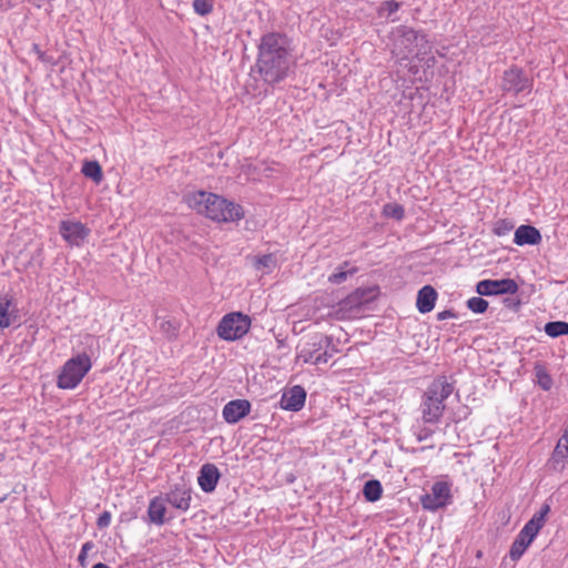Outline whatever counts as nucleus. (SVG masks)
Returning <instances> with one entry per match:
<instances>
[{"label":"nucleus","instance_id":"nucleus-1","mask_svg":"<svg viewBox=\"0 0 568 568\" xmlns=\"http://www.w3.org/2000/svg\"><path fill=\"white\" fill-rule=\"evenodd\" d=\"M294 64L290 39L280 32L264 34L258 44L256 71L264 82L283 81Z\"/></svg>","mask_w":568,"mask_h":568},{"label":"nucleus","instance_id":"nucleus-2","mask_svg":"<svg viewBox=\"0 0 568 568\" xmlns=\"http://www.w3.org/2000/svg\"><path fill=\"white\" fill-rule=\"evenodd\" d=\"M187 205L199 214L217 222L239 221L244 212L239 204L216 194L199 191L186 196Z\"/></svg>","mask_w":568,"mask_h":568},{"label":"nucleus","instance_id":"nucleus-3","mask_svg":"<svg viewBox=\"0 0 568 568\" xmlns=\"http://www.w3.org/2000/svg\"><path fill=\"white\" fill-rule=\"evenodd\" d=\"M453 384L445 376L436 378L423 396L422 417L425 423H437L445 409L444 402L452 395Z\"/></svg>","mask_w":568,"mask_h":568},{"label":"nucleus","instance_id":"nucleus-4","mask_svg":"<svg viewBox=\"0 0 568 568\" xmlns=\"http://www.w3.org/2000/svg\"><path fill=\"white\" fill-rule=\"evenodd\" d=\"M549 511L550 506L548 504H544L541 508L534 514L531 519L526 523L510 547L509 557L511 560L517 561L521 558L528 546L532 542L539 530L544 527L546 523V516L549 514Z\"/></svg>","mask_w":568,"mask_h":568},{"label":"nucleus","instance_id":"nucleus-5","mask_svg":"<svg viewBox=\"0 0 568 568\" xmlns=\"http://www.w3.org/2000/svg\"><path fill=\"white\" fill-rule=\"evenodd\" d=\"M91 359L87 354H79L67 361L58 376V387L73 389L91 368Z\"/></svg>","mask_w":568,"mask_h":568},{"label":"nucleus","instance_id":"nucleus-6","mask_svg":"<svg viewBox=\"0 0 568 568\" xmlns=\"http://www.w3.org/2000/svg\"><path fill=\"white\" fill-rule=\"evenodd\" d=\"M251 318L240 312L226 314L220 321L216 333L224 341L242 338L250 329Z\"/></svg>","mask_w":568,"mask_h":568},{"label":"nucleus","instance_id":"nucleus-7","mask_svg":"<svg viewBox=\"0 0 568 568\" xmlns=\"http://www.w3.org/2000/svg\"><path fill=\"white\" fill-rule=\"evenodd\" d=\"M532 81L525 74V72L517 67H511L506 70L501 80V89L506 92L518 94L521 92H530Z\"/></svg>","mask_w":568,"mask_h":568},{"label":"nucleus","instance_id":"nucleus-8","mask_svg":"<svg viewBox=\"0 0 568 568\" xmlns=\"http://www.w3.org/2000/svg\"><path fill=\"white\" fill-rule=\"evenodd\" d=\"M450 487L447 483L436 481L429 494L422 497L420 501L425 509L435 511L450 503Z\"/></svg>","mask_w":568,"mask_h":568},{"label":"nucleus","instance_id":"nucleus-9","mask_svg":"<svg viewBox=\"0 0 568 568\" xmlns=\"http://www.w3.org/2000/svg\"><path fill=\"white\" fill-rule=\"evenodd\" d=\"M517 291L518 285L511 278L484 280L476 285V292L481 296L515 294Z\"/></svg>","mask_w":568,"mask_h":568},{"label":"nucleus","instance_id":"nucleus-10","mask_svg":"<svg viewBox=\"0 0 568 568\" xmlns=\"http://www.w3.org/2000/svg\"><path fill=\"white\" fill-rule=\"evenodd\" d=\"M60 234L69 244L80 246L89 236L90 230L78 221H62Z\"/></svg>","mask_w":568,"mask_h":568},{"label":"nucleus","instance_id":"nucleus-11","mask_svg":"<svg viewBox=\"0 0 568 568\" xmlns=\"http://www.w3.org/2000/svg\"><path fill=\"white\" fill-rule=\"evenodd\" d=\"M165 500L176 509L187 510L191 501V487L184 481L174 484L166 494Z\"/></svg>","mask_w":568,"mask_h":568},{"label":"nucleus","instance_id":"nucleus-12","mask_svg":"<svg viewBox=\"0 0 568 568\" xmlns=\"http://www.w3.org/2000/svg\"><path fill=\"white\" fill-rule=\"evenodd\" d=\"M251 412V403L246 399H234L223 408V417L226 423L235 424Z\"/></svg>","mask_w":568,"mask_h":568},{"label":"nucleus","instance_id":"nucleus-13","mask_svg":"<svg viewBox=\"0 0 568 568\" xmlns=\"http://www.w3.org/2000/svg\"><path fill=\"white\" fill-rule=\"evenodd\" d=\"M305 399V389L302 386L296 385L282 395L281 407L285 410L298 412L303 408Z\"/></svg>","mask_w":568,"mask_h":568},{"label":"nucleus","instance_id":"nucleus-14","mask_svg":"<svg viewBox=\"0 0 568 568\" xmlns=\"http://www.w3.org/2000/svg\"><path fill=\"white\" fill-rule=\"evenodd\" d=\"M220 471L214 464H204L200 469L197 477L201 489L205 493H211L215 489L220 479Z\"/></svg>","mask_w":568,"mask_h":568},{"label":"nucleus","instance_id":"nucleus-15","mask_svg":"<svg viewBox=\"0 0 568 568\" xmlns=\"http://www.w3.org/2000/svg\"><path fill=\"white\" fill-rule=\"evenodd\" d=\"M18 320V310L11 296H0V329H4Z\"/></svg>","mask_w":568,"mask_h":568},{"label":"nucleus","instance_id":"nucleus-16","mask_svg":"<svg viewBox=\"0 0 568 568\" xmlns=\"http://www.w3.org/2000/svg\"><path fill=\"white\" fill-rule=\"evenodd\" d=\"M514 242L517 245H536L541 242L540 232L531 225H520L515 231Z\"/></svg>","mask_w":568,"mask_h":568},{"label":"nucleus","instance_id":"nucleus-17","mask_svg":"<svg viewBox=\"0 0 568 568\" xmlns=\"http://www.w3.org/2000/svg\"><path fill=\"white\" fill-rule=\"evenodd\" d=\"M436 298L437 292L433 286H423L417 294L416 306L418 311L423 314L429 313L435 306Z\"/></svg>","mask_w":568,"mask_h":568},{"label":"nucleus","instance_id":"nucleus-18","mask_svg":"<svg viewBox=\"0 0 568 568\" xmlns=\"http://www.w3.org/2000/svg\"><path fill=\"white\" fill-rule=\"evenodd\" d=\"M396 33L399 36V43L404 48V55L413 53L414 47L417 45V41L419 40L418 33L407 27H399L396 30ZM420 40H424V37H420Z\"/></svg>","mask_w":568,"mask_h":568},{"label":"nucleus","instance_id":"nucleus-19","mask_svg":"<svg viewBox=\"0 0 568 568\" xmlns=\"http://www.w3.org/2000/svg\"><path fill=\"white\" fill-rule=\"evenodd\" d=\"M165 499L161 497L153 498L148 508V515L150 518V521L155 525H163L164 524V516L166 513L165 507Z\"/></svg>","mask_w":568,"mask_h":568},{"label":"nucleus","instance_id":"nucleus-20","mask_svg":"<svg viewBox=\"0 0 568 568\" xmlns=\"http://www.w3.org/2000/svg\"><path fill=\"white\" fill-rule=\"evenodd\" d=\"M329 343V337L322 336L317 342H314L312 345L302 348L298 357L302 358L305 363L315 364L316 355L320 354L324 345L328 346Z\"/></svg>","mask_w":568,"mask_h":568},{"label":"nucleus","instance_id":"nucleus-21","mask_svg":"<svg viewBox=\"0 0 568 568\" xmlns=\"http://www.w3.org/2000/svg\"><path fill=\"white\" fill-rule=\"evenodd\" d=\"M82 173L97 184L103 180L102 168L98 161H85L82 166Z\"/></svg>","mask_w":568,"mask_h":568},{"label":"nucleus","instance_id":"nucleus-22","mask_svg":"<svg viewBox=\"0 0 568 568\" xmlns=\"http://www.w3.org/2000/svg\"><path fill=\"white\" fill-rule=\"evenodd\" d=\"M383 493L382 485L376 479H371L365 483L363 488V495L367 501H377Z\"/></svg>","mask_w":568,"mask_h":568},{"label":"nucleus","instance_id":"nucleus-23","mask_svg":"<svg viewBox=\"0 0 568 568\" xmlns=\"http://www.w3.org/2000/svg\"><path fill=\"white\" fill-rule=\"evenodd\" d=\"M545 333L550 337L568 335V323L562 321L549 322L545 325Z\"/></svg>","mask_w":568,"mask_h":568},{"label":"nucleus","instance_id":"nucleus-24","mask_svg":"<svg viewBox=\"0 0 568 568\" xmlns=\"http://www.w3.org/2000/svg\"><path fill=\"white\" fill-rule=\"evenodd\" d=\"M254 266L258 271L270 272L276 266V258L273 254H265L254 257Z\"/></svg>","mask_w":568,"mask_h":568},{"label":"nucleus","instance_id":"nucleus-25","mask_svg":"<svg viewBox=\"0 0 568 568\" xmlns=\"http://www.w3.org/2000/svg\"><path fill=\"white\" fill-rule=\"evenodd\" d=\"M535 372H536V378H537V383L538 385L544 389V390H549L552 386V378L551 376L547 373V371L545 369V367H542L541 365H536L535 367Z\"/></svg>","mask_w":568,"mask_h":568},{"label":"nucleus","instance_id":"nucleus-26","mask_svg":"<svg viewBox=\"0 0 568 568\" xmlns=\"http://www.w3.org/2000/svg\"><path fill=\"white\" fill-rule=\"evenodd\" d=\"M213 0H193V9L201 17L207 16L213 11Z\"/></svg>","mask_w":568,"mask_h":568},{"label":"nucleus","instance_id":"nucleus-27","mask_svg":"<svg viewBox=\"0 0 568 568\" xmlns=\"http://www.w3.org/2000/svg\"><path fill=\"white\" fill-rule=\"evenodd\" d=\"M467 306L474 313L481 314L487 310L488 302L483 297L474 296L467 301Z\"/></svg>","mask_w":568,"mask_h":568},{"label":"nucleus","instance_id":"nucleus-28","mask_svg":"<svg viewBox=\"0 0 568 568\" xmlns=\"http://www.w3.org/2000/svg\"><path fill=\"white\" fill-rule=\"evenodd\" d=\"M385 215L395 220H402L404 217V207L397 203H389L384 206Z\"/></svg>","mask_w":568,"mask_h":568},{"label":"nucleus","instance_id":"nucleus-29","mask_svg":"<svg viewBox=\"0 0 568 568\" xmlns=\"http://www.w3.org/2000/svg\"><path fill=\"white\" fill-rule=\"evenodd\" d=\"M356 272V268H353L351 271H343L339 270L337 272H334L328 276V282L333 284H341L347 280L349 275H353Z\"/></svg>","mask_w":568,"mask_h":568},{"label":"nucleus","instance_id":"nucleus-30","mask_svg":"<svg viewBox=\"0 0 568 568\" xmlns=\"http://www.w3.org/2000/svg\"><path fill=\"white\" fill-rule=\"evenodd\" d=\"M94 548V544L92 541H87L82 545L81 551L78 556V561L80 566L85 567L87 566V556L90 550Z\"/></svg>","mask_w":568,"mask_h":568},{"label":"nucleus","instance_id":"nucleus-31","mask_svg":"<svg viewBox=\"0 0 568 568\" xmlns=\"http://www.w3.org/2000/svg\"><path fill=\"white\" fill-rule=\"evenodd\" d=\"M514 225L508 221H499L495 227V233L499 236L507 234Z\"/></svg>","mask_w":568,"mask_h":568},{"label":"nucleus","instance_id":"nucleus-32","mask_svg":"<svg viewBox=\"0 0 568 568\" xmlns=\"http://www.w3.org/2000/svg\"><path fill=\"white\" fill-rule=\"evenodd\" d=\"M400 7V3L399 2H396V1H386V2H383L382 3V7H381V10L384 12L386 11L387 12V16H390L393 14L394 12H396Z\"/></svg>","mask_w":568,"mask_h":568},{"label":"nucleus","instance_id":"nucleus-33","mask_svg":"<svg viewBox=\"0 0 568 568\" xmlns=\"http://www.w3.org/2000/svg\"><path fill=\"white\" fill-rule=\"evenodd\" d=\"M111 523V514L109 511H103L97 520V526L102 529L110 525Z\"/></svg>","mask_w":568,"mask_h":568},{"label":"nucleus","instance_id":"nucleus-34","mask_svg":"<svg viewBox=\"0 0 568 568\" xmlns=\"http://www.w3.org/2000/svg\"><path fill=\"white\" fill-rule=\"evenodd\" d=\"M333 352H335V351L326 349L323 353L320 352V354L316 355L315 365L326 364L328 362V358H331L333 356Z\"/></svg>","mask_w":568,"mask_h":568},{"label":"nucleus","instance_id":"nucleus-35","mask_svg":"<svg viewBox=\"0 0 568 568\" xmlns=\"http://www.w3.org/2000/svg\"><path fill=\"white\" fill-rule=\"evenodd\" d=\"M161 329L170 333L171 335L175 336L178 333V327L172 323L171 321H165L161 323Z\"/></svg>","mask_w":568,"mask_h":568},{"label":"nucleus","instance_id":"nucleus-36","mask_svg":"<svg viewBox=\"0 0 568 568\" xmlns=\"http://www.w3.org/2000/svg\"><path fill=\"white\" fill-rule=\"evenodd\" d=\"M453 317H455V313L453 311H450V310H445V311L439 312L437 314V320L438 321H445L447 318H453Z\"/></svg>","mask_w":568,"mask_h":568},{"label":"nucleus","instance_id":"nucleus-37","mask_svg":"<svg viewBox=\"0 0 568 568\" xmlns=\"http://www.w3.org/2000/svg\"><path fill=\"white\" fill-rule=\"evenodd\" d=\"M33 50L37 52L38 54V58L44 62H49V60L47 59L44 52H42L39 47L37 44L33 45Z\"/></svg>","mask_w":568,"mask_h":568},{"label":"nucleus","instance_id":"nucleus-38","mask_svg":"<svg viewBox=\"0 0 568 568\" xmlns=\"http://www.w3.org/2000/svg\"><path fill=\"white\" fill-rule=\"evenodd\" d=\"M430 435V432L429 430H422L418 435H417V440L418 442H422V440H425L426 438H428V436Z\"/></svg>","mask_w":568,"mask_h":568},{"label":"nucleus","instance_id":"nucleus-39","mask_svg":"<svg viewBox=\"0 0 568 568\" xmlns=\"http://www.w3.org/2000/svg\"><path fill=\"white\" fill-rule=\"evenodd\" d=\"M92 568H110V567L103 562H98V564L93 565Z\"/></svg>","mask_w":568,"mask_h":568}]
</instances>
